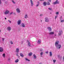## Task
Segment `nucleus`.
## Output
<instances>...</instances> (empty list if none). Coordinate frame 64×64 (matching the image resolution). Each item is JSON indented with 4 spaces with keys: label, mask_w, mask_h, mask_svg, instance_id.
Returning <instances> with one entry per match:
<instances>
[{
    "label": "nucleus",
    "mask_w": 64,
    "mask_h": 64,
    "mask_svg": "<svg viewBox=\"0 0 64 64\" xmlns=\"http://www.w3.org/2000/svg\"><path fill=\"white\" fill-rule=\"evenodd\" d=\"M59 44V41H56L55 42V46L58 49V45Z\"/></svg>",
    "instance_id": "nucleus-1"
},
{
    "label": "nucleus",
    "mask_w": 64,
    "mask_h": 64,
    "mask_svg": "<svg viewBox=\"0 0 64 64\" xmlns=\"http://www.w3.org/2000/svg\"><path fill=\"white\" fill-rule=\"evenodd\" d=\"M27 42L28 43V47H31V43L30 42V41L29 40L27 41Z\"/></svg>",
    "instance_id": "nucleus-2"
},
{
    "label": "nucleus",
    "mask_w": 64,
    "mask_h": 64,
    "mask_svg": "<svg viewBox=\"0 0 64 64\" xmlns=\"http://www.w3.org/2000/svg\"><path fill=\"white\" fill-rule=\"evenodd\" d=\"M59 32L58 33V35L59 36H60V35H61L63 33V32L62 30H59Z\"/></svg>",
    "instance_id": "nucleus-3"
},
{
    "label": "nucleus",
    "mask_w": 64,
    "mask_h": 64,
    "mask_svg": "<svg viewBox=\"0 0 64 64\" xmlns=\"http://www.w3.org/2000/svg\"><path fill=\"white\" fill-rule=\"evenodd\" d=\"M9 12V11L8 10H6V12H5L4 13V14L5 15H6V14H8Z\"/></svg>",
    "instance_id": "nucleus-4"
},
{
    "label": "nucleus",
    "mask_w": 64,
    "mask_h": 64,
    "mask_svg": "<svg viewBox=\"0 0 64 64\" xmlns=\"http://www.w3.org/2000/svg\"><path fill=\"white\" fill-rule=\"evenodd\" d=\"M45 21L46 22H49V18H45Z\"/></svg>",
    "instance_id": "nucleus-5"
},
{
    "label": "nucleus",
    "mask_w": 64,
    "mask_h": 64,
    "mask_svg": "<svg viewBox=\"0 0 64 64\" xmlns=\"http://www.w3.org/2000/svg\"><path fill=\"white\" fill-rule=\"evenodd\" d=\"M16 12H17V13H19L20 12V10L19 9V8H17L16 9Z\"/></svg>",
    "instance_id": "nucleus-6"
},
{
    "label": "nucleus",
    "mask_w": 64,
    "mask_h": 64,
    "mask_svg": "<svg viewBox=\"0 0 64 64\" xmlns=\"http://www.w3.org/2000/svg\"><path fill=\"white\" fill-rule=\"evenodd\" d=\"M19 48H16L15 52L16 53H18V54L19 53Z\"/></svg>",
    "instance_id": "nucleus-7"
},
{
    "label": "nucleus",
    "mask_w": 64,
    "mask_h": 64,
    "mask_svg": "<svg viewBox=\"0 0 64 64\" xmlns=\"http://www.w3.org/2000/svg\"><path fill=\"white\" fill-rule=\"evenodd\" d=\"M3 51V48L2 47H0V52H1Z\"/></svg>",
    "instance_id": "nucleus-8"
},
{
    "label": "nucleus",
    "mask_w": 64,
    "mask_h": 64,
    "mask_svg": "<svg viewBox=\"0 0 64 64\" xmlns=\"http://www.w3.org/2000/svg\"><path fill=\"white\" fill-rule=\"evenodd\" d=\"M18 25H20L21 23V20H18Z\"/></svg>",
    "instance_id": "nucleus-9"
},
{
    "label": "nucleus",
    "mask_w": 64,
    "mask_h": 64,
    "mask_svg": "<svg viewBox=\"0 0 64 64\" xmlns=\"http://www.w3.org/2000/svg\"><path fill=\"white\" fill-rule=\"evenodd\" d=\"M58 0H56L55 2H54L53 3V4H54V5L56 4H58Z\"/></svg>",
    "instance_id": "nucleus-10"
},
{
    "label": "nucleus",
    "mask_w": 64,
    "mask_h": 64,
    "mask_svg": "<svg viewBox=\"0 0 64 64\" xmlns=\"http://www.w3.org/2000/svg\"><path fill=\"white\" fill-rule=\"evenodd\" d=\"M7 28L8 30V31H10L11 29V27L10 26L8 27Z\"/></svg>",
    "instance_id": "nucleus-11"
},
{
    "label": "nucleus",
    "mask_w": 64,
    "mask_h": 64,
    "mask_svg": "<svg viewBox=\"0 0 64 64\" xmlns=\"http://www.w3.org/2000/svg\"><path fill=\"white\" fill-rule=\"evenodd\" d=\"M47 29L49 30V31H51V30H52V29H51V28H50V27H48L47 28Z\"/></svg>",
    "instance_id": "nucleus-12"
},
{
    "label": "nucleus",
    "mask_w": 64,
    "mask_h": 64,
    "mask_svg": "<svg viewBox=\"0 0 64 64\" xmlns=\"http://www.w3.org/2000/svg\"><path fill=\"white\" fill-rule=\"evenodd\" d=\"M41 40H38V44H40L41 43Z\"/></svg>",
    "instance_id": "nucleus-13"
},
{
    "label": "nucleus",
    "mask_w": 64,
    "mask_h": 64,
    "mask_svg": "<svg viewBox=\"0 0 64 64\" xmlns=\"http://www.w3.org/2000/svg\"><path fill=\"white\" fill-rule=\"evenodd\" d=\"M61 44H58V49H60V48H61Z\"/></svg>",
    "instance_id": "nucleus-14"
},
{
    "label": "nucleus",
    "mask_w": 64,
    "mask_h": 64,
    "mask_svg": "<svg viewBox=\"0 0 64 64\" xmlns=\"http://www.w3.org/2000/svg\"><path fill=\"white\" fill-rule=\"evenodd\" d=\"M30 1L31 2V4L32 6L33 5V2L32 0H30Z\"/></svg>",
    "instance_id": "nucleus-15"
},
{
    "label": "nucleus",
    "mask_w": 64,
    "mask_h": 64,
    "mask_svg": "<svg viewBox=\"0 0 64 64\" xmlns=\"http://www.w3.org/2000/svg\"><path fill=\"white\" fill-rule=\"evenodd\" d=\"M20 56L22 57H24V55H23V54L22 53H20Z\"/></svg>",
    "instance_id": "nucleus-16"
},
{
    "label": "nucleus",
    "mask_w": 64,
    "mask_h": 64,
    "mask_svg": "<svg viewBox=\"0 0 64 64\" xmlns=\"http://www.w3.org/2000/svg\"><path fill=\"white\" fill-rule=\"evenodd\" d=\"M54 34V32H51L49 33V35H52V34Z\"/></svg>",
    "instance_id": "nucleus-17"
},
{
    "label": "nucleus",
    "mask_w": 64,
    "mask_h": 64,
    "mask_svg": "<svg viewBox=\"0 0 64 64\" xmlns=\"http://www.w3.org/2000/svg\"><path fill=\"white\" fill-rule=\"evenodd\" d=\"M50 53V56L51 57L52 56V52H49Z\"/></svg>",
    "instance_id": "nucleus-18"
},
{
    "label": "nucleus",
    "mask_w": 64,
    "mask_h": 64,
    "mask_svg": "<svg viewBox=\"0 0 64 64\" xmlns=\"http://www.w3.org/2000/svg\"><path fill=\"white\" fill-rule=\"evenodd\" d=\"M21 26L22 27H25V25H24V24L23 23L22 24Z\"/></svg>",
    "instance_id": "nucleus-19"
},
{
    "label": "nucleus",
    "mask_w": 64,
    "mask_h": 64,
    "mask_svg": "<svg viewBox=\"0 0 64 64\" xmlns=\"http://www.w3.org/2000/svg\"><path fill=\"white\" fill-rule=\"evenodd\" d=\"M18 61H19V60L17 59L15 61V63H18Z\"/></svg>",
    "instance_id": "nucleus-20"
},
{
    "label": "nucleus",
    "mask_w": 64,
    "mask_h": 64,
    "mask_svg": "<svg viewBox=\"0 0 64 64\" xmlns=\"http://www.w3.org/2000/svg\"><path fill=\"white\" fill-rule=\"evenodd\" d=\"M46 4H47L46 3V2H44L43 4V5H44V6H46Z\"/></svg>",
    "instance_id": "nucleus-21"
},
{
    "label": "nucleus",
    "mask_w": 64,
    "mask_h": 64,
    "mask_svg": "<svg viewBox=\"0 0 64 64\" xmlns=\"http://www.w3.org/2000/svg\"><path fill=\"white\" fill-rule=\"evenodd\" d=\"M33 56L34 59H36V58H37V57H36V55L35 54H33Z\"/></svg>",
    "instance_id": "nucleus-22"
},
{
    "label": "nucleus",
    "mask_w": 64,
    "mask_h": 64,
    "mask_svg": "<svg viewBox=\"0 0 64 64\" xmlns=\"http://www.w3.org/2000/svg\"><path fill=\"white\" fill-rule=\"evenodd\" d=\"M46 5H50V3L48 2H46Z\"/></svg>",
    "instance_id": "nucleus-23"
},
{
    "label": "nucleus",
    "mask_w": 64,
    "mask_h": 64,
    "mask_svg": "<svg viewBox=\"0 0 64 64\" xmlns=\"http://www.w3.org/2000/svg\"><path fill=\"white\" fill-rule=\"evenodd\" d=\"M24 18H28V16H27V14H26L24 16Z\"/></svg>",
    "instance_id": "nucleus-24"
},
{
    "label": "nucleus",
    "mask_w": 64,
    "mask_h": 64,
    "mask_svg": "<svg viewBox=\"0 0 64 64\" xmlns=\"http://www.w3.org/2000/svg\"><path fill=\"white\" fill-rule=\"evenodd\" d=\"M16 56H18V58H20V56L18 55V53H17L16 54Z\"/></svg>",
    "instance_id": "nucleus-25"
},
{
    "label": "nucleus",
    "mask_w": 64,
    "mask_h": 64,
    "mask_svg": "<svg viewBox=\"0 0 64 64\" xmlns=\"http://www.w3.org/2000/svg\"><path fill=\"white\" fill-rule=\"evenodd\" d=\"M32 53L30 52L29 53V56H32Z\"/></svg>",
    "instance_id": "nucleus-26"
},
{
    "label": "nucleus",
    "mask_w": 64,
    "mask_h": 64,
    "mask_svg": "<svg viewBox=\"0 0 64 64\" xmlns=\"http://www.w3.org/2000/svg\"><path fill=\"white\" fill-rule=\"evenodd\" d=\"M2 56L4 58H5V54H3L2 55Z\"/></svg>",
    "instance_id": "nucleus-27"
},
{
    "label": "nucleus",
    "mask_w": 64,
    "mask_h": 64,
    "mask_svg": "<svg viewBox=\"0 0 64 64\" xmlns=\"http://www.w3.org/2000/svg\"><path fill=\"white\" fill-rule=\"evenodd\" d=\"M25 60H27V61H30V60L28 59L27 58H25Z\"/></svg>",
    "instance_id": "nucleus-28"
},
{
    "label": "nucleus",
    "mask_w": 64,
    "mask_h": 64,
    "mask_svg": "<svg viewBox=\"0 0 64 64\" xmlns=\"http://www.w3.org/2000/svg\"><path fill=\"white\" fill-rule=\"evenodd\" d=\"M64 22V20H61L60 21V22H62V23L63 22Z\"/></svg>",
    "instance_id": "nucleus-29"
},
{
    "label": "nucleus",
    "mask_w": 64,
    "mask_h": 64,
    "mask_svg": "<svg viewBox=\"0 0 64 64\" xmlns=\"http://www.w3.org/2000/svg\"><path fill=\"white\" fill-rule=\"evenodd\" d=\"M12 2L14 3V4H15V2H14V1L13 0H12Z\"/></svg>",
    "instance_id": "nucleus-30"
},
{
    "label": "nucleus",
    "mask_w": 64,
    "mask_h": 64,
    "mask_svg": "<svg viewBox=\"0 0 64 64\" xmlns=\"http://www.w3.org/2000/svg\"><path fill=\"white\" fill-rule=\"evenodd\" d=\"M43 52H42L40 53V55H43Z\"/></svg>",
    "instance_id": "nucleus-31"
},
{
    "label": "nucleus",
    "mask_w": 64,
    "mask_h": 64,
    "mask_svg": "<svg viewBox=\"0 0 64 64\" xmlns=\"http://www.w3.org/2000/svg\"><path fill=\"white\" fill-rule=\"evenodd\" d=\"M56 61V60H53V62H54V63H55V62Z\"/></svg>",
    "instance_id": "nucleus-32"
},
{
    "label": "nucleus",
    "mask_w": 64,
    "mask_h": 64,
    "mask_svg": "<svg viewBox=\"0 0 64 64\" xmlns=\"http://www.w3.org/2000/svg\"><path fill=\"white\" fill-rule=\"evenodd\" d=\"M10 43L11 44H13V42L12 41H10Z\"/></svg>",
    "instance_id": "nucleus-33"
},
{
    "label": "nucleus",
    "mask_w": 64,
    "mask_h": 64,
    "mask_svg": "<svg viewBox=\"0 0 64 64\" xmlns=\"http://www.w3.org/2000/svg\"><path fill=\"white\" fill-rule=\"evenodd\" d=\"M56 14L57 15H58V14H59V12H56Z\"/></svg>",
    "instance_id": "nucleus-34"
},
{
    "label": "nucleus",
    "mask_w": 64,
    "mask_h": 64,
    "mask_svg": "<svg viewBox=\"0 0 64 64\" xmlns=\"http://www.w3.org/2000/svg\"><path fill=\"white\" fill-rule=\"evenodd\" d=\"M2 41H4V38H2Z\"/></svg>",
    "instance_id": "nucleus-35"
},
{
    "label": "nucleus",
    "mask_w": 64,
    "mask_h": 64,
    "mask_svg": "<svg viewBox=\"0 0 64 64\" xmlns=\"http://www.w3.org/2000/svg\"><path fill=\"white\" fill-rule=\"evenodd\" d=\"M48 2H51V0H48Z\"/></svg>",
    "instance_id": "nucleus-36"
},
{
    "label": "nucleus",
    "mask_w": 64,
    "mask_h": 64,
    "mask_svg": "<svg viewBox=\"0 0 64 64\" xmlns=\"http://www.w3.org/2000/svg\"><path fill=\"white\" fill-rule=\"evenodd\" d=\"M48 10H51V8H48Z\"/></svg>",
    "instance_id": "nucleus-37"
},
{
    "label": "nucleus",
    "mask_w": 64,
    "mask_h": 64,
    "mask_svg": "<svg viewBox=\"0 0 64 64\" xmlns=\"http://www.w3.org/2000/svg\"><path fill=\"white\" fill-rule=\"evenodd\" d=\"M10 58H8V60L9 61H10Z\"/></svg>",
    "instance_id": "nucleus-38"
},
{
    "label": "nucleus",
    "mask_w": 64,
    "mask_h": 64,
    "mask_svg": "<svg viewBox=\"0 0 64 64\" xmlns=\"http://www.w3.org/2000/svg\"><path fill=\"white\" fill-rule=\"evenodd\" d=\"M39 4H38L36 6V7H38V6H39Z\"/></svg>",
    "instance_id": "nucleus-39"
},
{
    "label": "nucleus",
    "mask_w": 64,
    "mask_h": 64,
    "mask_svg": "<svg viewBox=\"0 0 64 64\" xmlns=\"http://www.w3.org/2000/svg\"><path fill=\"white\" fill-rule=\"evenodd\" d=\"M40 51H41V52H42V51H43V50L41 49L40 50Z\"/></svg>",
    "instance_id": "nucleus-40"
},
{
    "label": "nucleus",
    "mask_w": 64,
    "mask_h": 64,
    "mask_svg": "<svg viewBox=\"0 0 64 64\" xmlns=\"http://www.w3.org/2000/svg\"><path fill=\"white\" fill-rule=\"evenodd\" d=\"M58 58H60V55H58Z\"/></svg>",
    "instance_id": "nucleus-41"
},
{
    "label": "nucleus",
    "mask_w": 64,
    "mask_h": 64,
    "mask_svg": "<svg viewBox=\"0 0 64 64\" xmlns=\"http://www.w3.org/2000/svg\"><path fill=\"white\" fill-rule=\"evenodd\" d=\"M57 16H55V20H56V18H57Z\"/></svg>",
    "instance_id": "nucleus-42"
},
{
    "label": "nucleus",
    "mask_w": 64,
    "mask_h": 64,
    "mask_svg": "<svg viewBox=\"0 0 64 64\" xmlns=\"http://www.w3.org/2000/svg\"><path fill=\"white\" fill-rule=\"evenodd\" d=\"M43 16V14H40V16Z\"/></svg>",
    "instance_id": "nucleus-43"
},
{
    "label": "nucleus",
    "mask_w": 64,
    "mask_h": 64,
    "mask_svg": "<svg viewBox=\"0 0 64 64\" xmlns=\"http://www.w3.org/2000/svg\"><path fill=\"white\" fill-rule=\"evenodd\" d=\"M13 14V12H11L10 13V15H11V14Z\"/></svg>",
    "instance_id": "nucleus-44"
},
{
    "label": "nucleus",
    "mask_w": 64,
    "mask_h": 64,
    "mask_svg": "<svg viewBox=\"0 0 64 64\" xmlns=\"http://www.w3.org/2000/svg\"><path fill=\"white\" fill-rule=\"evenodd\" d=\"M37 2L38 3V4H39V2Z\"/></svg>",
    "instance_id": "nucleus-45"
},
{
    "label": "nucleus",
    "mask_w": 64,
    "mask_h": 64,
    "mask_svg": "<svg viewBox=\"0 0 64 64\" xmlns=\"http://www.w3.org/2000/svg\"><path fill=\"white\" fill-rule=\"evenodd\" d=\"M63 59L64 60V56L63 57Z\"/></svg>",
    "instance_id": "nucleus-46"
},
{
    "label": "nucleus",
    "mask_w": 64,
    "mask_h": 64,
    "mask_svg": "<svg viewBox=\"0 0 64 64\" xmlns=\"http://www.w3.org/2000/svg\"><path fill=\"white\" fill-rule=\"evenodd\" d=\"M0 4H1V0H0Z\"/></svg>",
    "instance_id": "nucleus-47"
},
{
    "label": "nucleus",
    "mask_w": 64,
    "mask_h": 64,
    "mask_svg": "<svg viewBox=\"0 0 64 64\" xmlns=\"http://www.w3.org/2000/svg\"><path fill=\"white\" fill-rule=\"evenodd\" d=\"M46 53L47 54H48V52H47Z\"/></svg>",
    "instance_id": "nucleus-48"
},
{
    "label": "nucleus",
    "mask_w": 64,
    "mask_h": 64,
    "mask_svg": "<svg viewBox=\"0 0 64 64\" xmlns=\"http://www.w3.org/2000/svg\"><path fill=\"white\" fill-rule=\"evenodd\" d=\"M40 1H44V0H40Z\"/></svg>",
    "instance_id": "nucleus-49"
},
{
    "label": "nucleus",
    "mask_w": 64,
    "mask_h": 64,
    "mask_svg": "<svg viewBox=\"0 0 64 64\" xmlns=\"http://www.w3.org/2000/svg\"><path fill=\"white\" fill-rule=\"evenodd\" d=\"M11 22L10 21H9V22L10 23H11Z\"/></svg>",
    "instance_id": "nucleus-50"
},
{
    "label": "nucleus",
    "mask_w": 64,
    "mask_h": 64,
    "mask_svg": "<svg viewBox=\"0 0 64 64\" xmlns=\"http://www.w3.org/2000/svg\"><path fill=\"white\" fill-rule=\"evenodd\" d=\"M42 64V63H40L39 64Z\"/></svg>",
    "instance_id": "nucleus-51"
},
{
    "label": "nucleus",
    "mask_w": 64,
    "mask_h": 64,
    "mask_svg": "<svg viewBox=\"0 0 64 64\" xmlns=\"http://www.w3.org/2000/svg\"><path fill=\"white\" fill-rule=\"evenodd\" d=\"M5 20H6V19H7V18H5Z\"/></svg>",
    "instance_id": "nucleus-52"
},
{
    "label": "nucleus",
    "mask_w": 64,
    "mask_h": 64,
    "mask_svg": "<svg viewBox=\"0 0 64 64\" xmlns=\"http://www.w3.org/2000/svg\"><path fill=\"white\" fill-rule=\"evenodd\" d=\"M1 30H0V33L1 32Z\"/></svg>",
    "instance_id": "nucleus-53"
},
{
    "label": "nucleus",
    "mask_w": 64,
    "mask_h": 64,
    "mask_svg": "<svg viewBox=\"0 0 64 64\" xmlns=\"http://www.w3.org/2000/svg\"><path fill=\"white\" fill-rule=\"evenodd\" d=\"M54 36H56V34H55L54 35Z\"/></svg>",
    "instance_id": "nucleus-54"
},
{
    "label": "nucleus",
    "mask_w": 64,
    "mask_h": 64,
    "mask_svg": "<svg viewBox=\"0 0 64 64\" xmlns=\"http://www.w3.org/2000/svg\"><path fill=\"white\" fill-rule=\"evenodd\" d=\"M8 21H10V20H8Z\"/></svg>",
    "instance_id": "nucleus-55"
},
{
    "label": "nucleus",
    "mask_w": 64,
    "mask_h": 64,
    "mask_svg": "<svg viewBox=\"0 0 64 64\" xmlns=\"http://www.w3.org/2000/svg\"><path fill=\"white\" fill-rule=\"evenodd\" d=\"M3 1H5V0H2Z\"/></svg>",
    "instance_id": "nucleus-56"
},
{
    "label": "nucleus",
    "mask_w": 64,
    "mask_h": 64,
    "mask_svg": "<svg viewBox=\"0 0 64 64\" xmlns=\"http://www.w3.org/2000/svg\"><path fill=\"white\" fill-rule=\"evenodd\" d=\"M41 22H42V20H41Z\"/></svg>",
    "instance_id": "nucleus-57"
},
{
    "label": "nucleus",
    "mask_w": 64,
    "mask_h": 64,
    "mask_svg": "<svg viewBox=\"0 0 64 64\" xmlns=\"http://www.w3.org/2000/svg\"><path fill=\"white\" fill-rule=\"evenodd\" d=\"M61 18H62V16H61Z\"/></svg>",
    "instance_id": "nucleus-58"
}]
</instances>
